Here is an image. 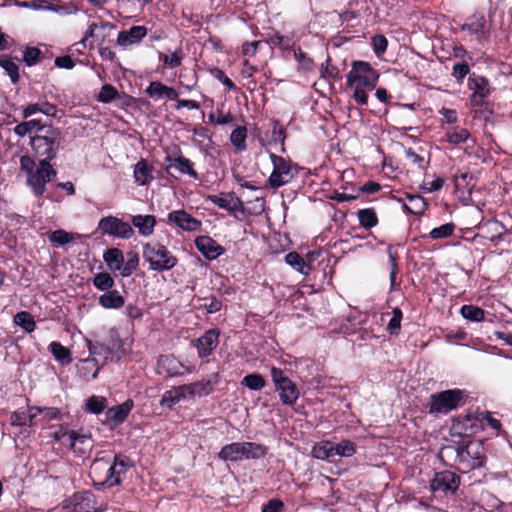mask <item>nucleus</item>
Masks as SVG:
<instances>
[{"instance_id":"nucleus-1","label":"nucleus","mask_w":512,"mask_h":512,"mask_svg":"<svg viewBox=\"0 0 512 512\" xmlns=\"http://www.w3.org/2000/svg\"><path fill=\"white\" fill-rule=\"evenodd\" d=\"M20 169L26 174V184L36 197L46 191V184L56 177L57 171L47 161H36L27 155L20 158Z\"/></svg>"},{"instance_id":"nucleus-2","label":"nucleus","mask_w":512,"mask_h":512,"mask_svg":"<svg viewBox=\"0 0 512 512\" xmlns=\"http://www.w3.org/2000/svg\"><path fill=\"white\" fill-rule=\"evenodd\" d=\"M61 141L59 129L49 125L42 134L34 135L30 140L31 148L39 161L50 163L58 152Z\"/></svg>"},{"instance_id":"nucleus-3","label":"nucleus","mask_w":512,"mask_h":512,"mask_svg":"<svg viewBox=\"0 0 512 512\" xmlns=\"http://www.w3.org/2000/svg\"><path fill=\"white\" fill-rule=\"evenodd\" d=\"M143 258L153 271H168L174 268L178 259L168 248L159 242H148L143 245Z\"/></svg>"},{"instance_id":"nucleus-4","label":"nucleus","mask_w":512,"mask_h":512,"mask_svg":"<svg viewBox=\"0 0 512 512\" xmlns=\"http://www.w3.org/2000/svg\"><path fill=\"white\" fill-rule=\"evenodd\" d=\"M89 474L95 485L113 487L121 483L122 470H115V465L105 457L92 462Z\"/></svg>"},{"instance_id":"nucleus-5","label":"nucleus","mask_w":512,"mask_h":512,"mask_svg":"<svg viewBox=\"0 0 512 512\" xmlns=\"http://www.w3.org/2000/svg\"><path fill=\"white\" fill-rule=\"evenodd\" d=\"M379 74L365 61H353L352 70L347 74V86L350 88L366 87L374 89Z\"/></svg>"},{"instance_id":"nucleus-6","label":"nucleus","mask_w":512,"mask_h":512,"mask_svg":"<svg viewBox=\"0 0 512 512\" xmlns=\"http://www.w3.org/2000/svg\"><path fill=\"white\" fill-rule=\"evenodd\" d=\"M270 373L275 389L279 392L281 402L284 405L293 406L299 398V390L296 384L280 368L272 367Z\"/></svg>"},{"instance_id":"nucleus-7","label":"nucleus","mask_w":512,"mask_h":512,"mask_svg":"<svg viewBox=\"0 0 512 512\" xmlns=\"http://www.w3.org/2000/svg\"><path fill=\"white\" fill-rule=\"evenodd\" d=\"M464 393L459 389L446 390L430 396V413H448L460 406Z\"/></svg>"},{"instance_id":"nucleus-8","label":"nucleus","mask_w":512,"mask_h":512,"mask_svg":"<svg viewBox=\"0 0 512 512\" xmlns=\"http://www.w3.org/2000/svg\"><path fill=\"white\" fill-rule=\"evenodd\" d=\"M482 443L479 441H470L467 444L447 445L442 448L441 453H455L460 462L473 460V467L483 464Z\"/></svg>"},{"instance_id":"nucleus-9","label":"nucleus","mask_w":512,"mask_h":512,"mask_svg":"<svg viewBox=\"0 0 512 512\" xmlns=\"http://www.w3.org/2000/svg\"><path fill=\"white\" fill-rule=\"evenodd\" d=\"M98 229L105 235L120 239H130L135 233L128 222L112 215L101 218Z\"/></svg>"},{"instance_id":"nucleus-10","label":"nucleus","mask_w":512,"mask_h":512,"mask_svg":"<svg viewBox=\"0 0 512 512\" xmlns=\"http://www.w3.org/2000/svg\"><path fill=\"white\" fill-rule=\"evenodd\" d=\"M271 161L273 164V171L268 179L269 185L277 189L287 183L293 178L291 165L283 157L271 154Z\"/></svg>"},{"instance_id":"nucleus-11","label":"nucleus","mask_w":512,"mask_h":512,"mask_svg":"<svg viewBox=\"0 0 512 512\" xmlns=\"http://www.w3.org/2000/svg\"><path fill=\"white\" fill-rule=\"evenodd\" d=\"M165 170L174 178L184 174L196 180L199 178L198 173L194 169L193 162L182 155H167L165 157Z\"/></svg>"},{"instance_id":"nucleus-12","label":"nucleus","mask_w":512,"mask_h":512,"mask_svg":"<svg viewBox=\"0 0 512 512\" xmlns=\"http://www.w3.org/2000/svg\"><path fill=\"white\" fill-rule=\"evenodd\" d=\"M468 87L472 90L470 101L473 106L481 107L484 100L490 96L493 88L490 82L483 76L472 75L468 78Z\"/></svg>"},{"instance_id":"nucleus-13","label":"nucleus","mask_w":512,"mask_h":512,"mask_svg":"<svg viewBox=\"0 0 512 512\" xmlns=\"http://www.w3.org/2000/svg\"><path fill=\"white\" fill-rule=\"evenodd\" d=\"M460 484V477L452 471H441L435 474L431 480L430 488L433 491L454 493Z\"/></svg>"},{"instance_id":"nucleus-14","label":"nucleus","mask_w":512,"mask_h":512,"mask_svg":"<svg viewBox=\"0 0 512 512\" xmlns=\"http://www.w3.org/2000/svg\"><path fill=\"white\" fill-rule=\"evenodd\" d=\"M220 331L219 329H210L206 331L201 337L194 341V346L197 349L200 358H206L212 354L219 344Z\"/></svg>"},{"instance_id":"nucleus-15","label":"nucleus","mask_w":512,"mask_h":512,"mask_svg":"<svg viewBox=\"0 0 512 512\" xmlns=\"http://www.w3.org/2000/svg\"><path fill=\"white\" fill-rule=\"evenodd\" d=\"M185 368L184 364L173 355H160L157 360V373L174 377L182 375V370Z\"/></svg>"},{"instance_id":"nucleus-16","label":"nucleus","mask_w":512,"mask_h":512,"mask_svg":"<svg viewBox=\"0 0 512 512\" xmlns=\"http://www.w3.org/2000/svg\"><path fill=\"white\" fill-rule=\"evenodd\" d=\"M207 200L230 213L243 211L244 209L242 201L234 193L209 195L207 196Z\"/></svg>"},{"instance_id":"nucleus-17","label":"nucleus","mask_w":512,"mask_h":512,"mask_svg":"<svg viewBox=\"0 0 512 512\" xmlns=\"http://www.w3.org/2000/svg\"><path fill=\"white\" fill-rule=\"evenodd\" d=\"M168 222L186 231H196L201 227V221L192 217L185 210L170 212Z\"/></svg>"},{"instance_id":"nucleus-18","label":"nucleus","mask_w":512,"mask_h":512,"mask_svg":"<svg viewBox=\"0 0 512 512\" xmlns=\"http://www.w3.org/2000/svg\"><path fill=\"white\" fill-rule=\"evenodd\" d=\"M195 246L207 259H216L225 252V249L209 236H198Z\"/></svg>"},{"instance_id":"nucleus-19","label":"nucleus","mask_w":512,"mask_h":512,"mask_svg":"<svg viewBox=\"0 0 512 512\" xmlns=\"http://www.w3.org/2000/svg\"><path fill=\"white\" fill-rule=\"evenodd\" d=\"M145 26H132L129 30L121 31L117 37V44L122 47L139 43L146 35Z\"/></svg>"},{"instance_id":"nucleus-20","label":"nucleus","mask_w":512,"mask_h":512,"mask_svg":"<svg viewBox=\"0 0 512 512\" xmlns=\"http://www.w3.org/2000/svg\"><path fill=\"white\" fill-rule=\"evenodd\" d=\"M69 447L76 453L85 455L90 452L93 447V440L89 435L79 434L74 430H71L69 436Z\"/></svg>"},{"instance_id":"nucleus-21","label":"nucleus","mask_w":512,"mask_h":512,"mask_svg":"<svg viewBox=\"0 0 512 512\" xmlns=\"http://www.w3.org/2000/svg\"><path fill=\"white\" fill-rule=\"evenodd\" d=\"M10 423L14 426H33L38 423L34 407L19 409L10 416Z\"/></svg>"},{"instance_id":"nucleus-22","label":"nucleus","mask_w":512,"mask_h":512,"mask_svg":"<svg viewBox=\"0 0 512 512\" xmlns=\"http://www.w3.org/2000/svg\"><path fill=\"white\" fill-rule=\"evenodd\" d=\"M462 30H467L471 34L482 36L487 32L486 19L484 14L475 13L470 16L467 21L461 26Z\"/></svg>"},{"instance_id":"nucleus-23","label":"nucleus","mask_w":512,"mask_h":512,"mask_svg":"<svg viewBox=\"0 0 512 512\" xmlns=\"http://www.w3.org/2000/svg\"><path fill=\"white\" fill-rule=\"evenodd\" d=\"M132 407L133 402L127 400L120 405L109 408L106 412V418L114 424H120L128 417Z\"/></svg>"},{"instance_id":"nucleus-24","label":"nucleus","mask_w":512,"mask_h":512,"mask_svg":"<svg viewBox=\"0 0 512 512\" xmlns=\"http://www.w3.org/2000/svg\"><path fill=\"white\" fill-rule=\"evenodd\" d=\"M244 447L242 442H233L222 447L218 457L224 461H241L244 459Z\"/></svg>"},{"instance_id":"nucleus-25","label":"nucleus","mask_w":512,"mask_h":512,"mask_svg":"<svg viewBox=\"0 0 512 512\" xmlns=\"http://www.w3.org/2000/svg\"><path fill=\"white\" fill-rule=\"evenodd\" d=\"M131 222L141 235L149 236L154 231L156 218L153 215H135L132 217Z\"/></svg>"},{"instance_id":"nucleus-26","label":"nucleus","mask_w":512,"mask_h":512,"mask_svg":"<svg viewBox=\"0 0 512 512\" xmlns=\"http://www.w3.org/2000/svg\"><path fill=\"white\" fill-rule=\"evenodd\" d=\"M39 112L45 114L46 116L54 117L57 113V108L55 105L48 102L32 103L23 109L22 116L24 119H26Z\"/></svg>"},{"instance_id":"nucleus-27","label":"nucleus","mask_w":512,"mask_h":512,"mask_svg":"<svg viewBox=\"0 0 512 512\" xmlns=\"http://www.w3.org/2000/svg\"><path fill=\"white\" fill-rule=\"evenodd\" d=\"M99 304L106 309H119L124 306V297L117 290H109L99 297Z\"/></svg>"},{"instance_id":"nucleus-28","label":"nucleus","mask_w":512,"mask_h":512,"mask_svg":"<svg viewBox=\"0 0 512 512\" xmlns=\"http://www.w3.org/2000/svg\"><path fill=\"white\" fill-rule=\"evenodd\" d=\"M94 510L93 495L91 493H77L73 497L72 512H92Z\"/></svg>"},{"instance_id":"nucleus-29","label":"nucleus","mask_w":512,"mask_h":512,"mask_svg":"<svg viewBox=\"0 0 512 512\" xmlns=\"http://www.w3.org/2000/svg\"><path fill=\"white\" fill-rule=\"evenodd\" d=\"M47 127L48 126L41 124L40 120L32 119V120L24 121V122L17 124L14 127V133L19 137H24L34 130L39 132L38 134H42L43 132H45V129Z\"/></svg>"},{"instance_id":"nucleus-30","label":"nucleus","mask_w":512,"mask_h":512,"mask_svg":"<svg viewBox=\"0 0 512 512\" xmlns=\"http://www.w3.org/2000/svg\"><path fill=\"white\" fill-rule=\"evenodd\" d=\"M103 259L112 271H120L121 272V269H123L124 255L120 249H118V248L108 249L104 253Z\"/></svg>"},{"instance_id":"nucleus-31","label":"nucleus","mask_w":512,"mask_h":512,"mask_svg":"<svg viewBox=\"0 0 512 512\" xmlns=\"http://www.w3.org/2000/svg\"><path fill=\"white\" fill-rule=\"evenodd\" d=\"M0 67L4 69V71L9 76L13 84H17L19 82V65L14 61V59L11 56L7 54H1Z\"/></svg>"},{"instance_id":"nucleus-32","label":"nucleus","mask_w":512,"mask_h":512,"mask_svg":"<svg viewBox=\"0 0 512 512\" xmlns=\"http://www.w3.org/2000/svg\"><path fill=\"white\" fill-rule=\"evenodd\" d=\"M134 178L139 185H146L153 179L152 169L145 160H140L134 168Z\"/></svg>"},{"instance_id":"nucleus-33","label":"nucleus","mask_w":512,"mask_h":512,"mask_svg":"<svg viewBox=\"0 0 512 512\" xmlns=\"http://www.w3.org/2000/svg\"><path fill=\"white\" fill-rule=\"evenodd\" d=\"M244 459H259L268 453V448L255 442H242Z\"/></svg>"},{"instance_id":"nucleus-34","label":"nucleus","mask_w":512,"mask_h":512,"mask_svg":"<svg viewBox=\"0 0 512 512\" xmlns=\"http://www.w3.org/2000/svg\"><path fill=\"white\" fill-rule=\"evenodd\" d=\"M312 455L316 459L325 460L335 456L334 444L330 441H321L312 448Z\"/></svg>"},{"instance_id":"nucleus-35","label":"nucleus","mask_w":512,"mask_h":512,"mask_svg":"<svg viewBox=\"0 0 512 512\" xmlns=\"http://www.w3.org/2000/svg\"><path fill=\"white\" fill-rule=\"evenodd\" d=\"M357 216L360 226L364 229H371L378 224V217L373 208L360 209Z\"/></svg>"},{"instance_id":"nucleus-36","label":"nucleus","mask_w":512,"mask_h":512,"mask_svg":"<svg viewBox=\"0 0 512 512\" xmlns=\"http://www.w3.org/2000/svg\"><path fill=\"white\" fill-rule=\"evenodd\" d=\"M49 351L52 353L54 358L62 364H70L72 362L70 350L60 342H52L49 345Z\"/></svg>"},{"instance_id":"nucleus-37","label":"nucleus","mask_w":512,"mask_h":512,"mask_svg":"<svg viewBox=\"0 0 512 512\" xmlns=\"http://www.w3.org/2000/svg\"><path fill=\"white\" fill-rule=\"evenodd\" d=\"M463 318L472 322H481L485 318V311L474 305H463L460 309Z\"/></svg>"},{"instance_id":"nucleus-38","label":"nucleus","mask_w":512,"mask_h":512,"mask_svg":"<svg viewBox=\"0 0 512 512\" xmlns=\"http://www.w3.org/2000/svg\"><path fill=\"white\" fill-rule=\"evenodd\" d=\"M14 323L22 327L27 333H31L36 328V322L33 316L27 311H21L15 314Z\"/></svg>"},{"instance_id":"nucleus-39","label":"nucleus","mask_w":512,"mask_h":512,"mask_svg":"<svg viewBox=\"0 0 512 512\" xmlns=\"http://www.w3.org/2000/svg\"><path fill=\"white\" fill-rule=\"evenodd\" d=\"M410 205H404V208L413 215H420L426 209V202L420 195H407Z\"/></svg>"},{"instance_id":"nucleus-40","label":"nucleus","mask_w":512,"mask_h":512,"mask_svg":"<svg viewBox=\"0 0 512 512\" xmlns=\"http://www.w3.org/2000/svg\"><path fill=\"white\" fill-rule=\"evenodd\" d=\"M241 384L250 390L259 391L265 387L266 381L262 375L258 373H252L246 375L242 379Z\"/></svg>"},{"instance_id":"nucleus-41","label":"nucleus","mask_w":512,"mask_h":512,"mask_svg":"<svg viewBox=\"0 0 512 512\" xmlns=\"http://www.w3.org/2000/svg\"><path fill=\"white\" fill-rule=\"evenodd\" d=\"M99 368L96 358H87L81 361L80 374L84 378L95 379L98 375Z\"/></svg>"},{"instance_id":"nucleus-42","label":"nucleus","mask_w":512,"mask_h":512,"mask_svg":"<svg viewBox=\"0 0 512 512\" xmlns=\"http://www.w3.org/2000/svg\"><path fill=\"white\" fill-rule=\"evenodd\" d=\"M126 261L124 260L123 269H121V275L123 277H129L139 266V256L134 251H129L126 254Z\"/></svg>"},{"instance_id":"nucleus-43","label":"nucleus","mask_w":512,"mask_h":512,"mask_svg":"<svg viewBox=\"0 0 512 512\" xmlns=\"http://www.w3.org/2000/svg\"><path fill=\"white\" fill-rule=\"evenodd\" d=\"M184 54L181 49L172 52L170 55L159 53V59L163 61L164 66L168 68H177L181 65Z\"/></svg>"},{"instance_id":"nucleus-44","label":"nucleus","mask_w":512,"mask_h":512,"mask_svg":"<svg viewBox=\"0 0 512 512\" xmlns=\"http://www.w3.org/2000/svg\"><path fill=\"white\" fill-rule=\"evenodd\" d=\"M38 422L46 423L52 419L59 418L60 410L55 407H34Z\"/></svg>"},{"instance_id":"nucleus-45","label":"nucleus","mask_w":512,"mask_h":512,"mask_svg":"<svg viewBox=\"0 0 512 512\" xmlns=\"http://www.w3.org/2000/svg\"><path fill=\"white\" fill-rule=\"evenodd\" d=\"M246 138L247 129L245 127L240 126L235 128L230 135L231 143L240 151L246 149Z\"/></svg>"},{"instance_id":"nucleus-46","label":"nucleus","mask_w":512,"mask_h":512,"mask_svg":"<svg viewBox=\"0 0 512 512\" xmlns=\"http://www.w3.org/2000/svg\"><path fill=\"white\" fill-rule=\"evenodd\" d=\"M335 455L341 457H351L356 452V444L351 440L345 439L334 444Z\"/></svg>"},{"instance_id":"nucleus-47","label":"nucleus","mask_w":512,"mask_h":512,"mask_svg":"<svg viewBox=\"0 0 512 512\" xmlns=\"http://www.w3.org/2000/svg\"><path fill=\"white\" fill-rule=\"evenodd\" d=\"M114 284V279L109 273H98L93 279V285L101 291L111 290Z\"/></svg>"},{"instance_id":"nucleus-48","label":"nucleus","mask_w":512,"mask_h":512,"mask_svg":"<svg viewBox=\"0 0 512 512\" xmlns=\"http://www.w3.org/2000/svg\"><path fill=\"white\" fill-rule=\"evenodd\" d=\"M107 400L102 396H91L86 400V410L92 414H99L106 408Z\"/></svg>"},{"instance_id":"nucleus-49","label":"nucleus","mask_w":512,"mask_h":512,"mask_svg":"<svg viewBox=\"0 0 512 512\" xmlns=\"http://www.w3.org/2000/svg\"><path fill=\"white\" fill-rule=\"evenodd\" d=\"M446 137H447V141L450 144L458 145V144L466 142L468 140V138L470 137V133L465 128H456L454 131L448 132L446 134Z\"/></svg>"},{"instance_id":"nucleus-50","label":"nucleus","mask_w":512,"mask_h":512,"mask_svg":"<svg viewBox=\"0 0 512 512\" xmlns=\"http://www.w3.org/2000/svg\"><path fill=\"white\" fill-rule=\"evenodd\" d=\"M455 225L453 223H446L439 227L433 228L429 232L431 239H444L451 236L454 232Z\"/></svg>"},{"instance_id":"nucleus-51","label":"nucleus","mask_w":512,"mask_h":512,"mask_svg":"<svg viewBox=\"0 0 512 512\" xmlns=\"http://www.w3.org/2000/svg\"><path fill=\"white\" fill-rule=\"evenodd\" d=\"M183 398V394L179 391V388H173L170 391L164 393L161 399V405L171 408L176 403L180 402Z\"/></svg>"},{"instance_id":"nucleus-52","label":"nucleus","mask_w":512,"mask_h":512,"mask_svg":"<svg viewBox=\"0 0 512 512\" xmlns=\"http://www.w3.org/2000/svg\"><path fill=\"white\" fill-rule=\"evenodd\" d=\"M117 97H118L117 89L110 84H105L101 87L100 92L97 97V100L102 103H109L112 100L116 99Z\"/></svg>"},{"instance_id":"nucleus-53","label":"nucleus","mask_w":512,"mask_h":512,"mask_svg":"<svg viewBox=\"0 0 512 512\" xmlns=\"http://www.w3.org/2000/svg\"><path fill=\"white\" fill-rule=\"evenodd\" d=\"M387 254H388V257L390 260V266H391L390 285H391V288H393L395 286L396 275L398 273V265H397L398 254H397V251L392 246H389L387 248Z\"/></svg>"},{"instance_id":"nucleus-54","label":"nucleus","mask_w":512,"mask_h":512,"mask_svg":"<svg viewBox=\"0 0 512 512\" xmlns=\"http://www.w3.org/2000/svg\"><path fill=\"white\" fill-rule=\"evenodd\" d=\"M42 52L37 47H27L23 53V61L27 66H33L40 62Z\"/></svg>"},{"instance_id":"nucleus-55","label":"nucleus","mask_w":512,"mask_h":512,"mask_svg":"<svg viewBox=\"0 0 512 512\" xmlns=\"http://www.w3.org/2000/svg\"><path fill=\"white\" fill-rule=\"evenodd\" d=\"M402 316V311L399 308L393 309V316L387 325V331L391 335H398L401 327Z\"/></svg>"},{"instance_id":"nucleus-56","label":"nucleus","mask_w":512,"mask_h":512,"mask_svg":"<svg viewBox=\"0 0 512 512\" xmlns=\"http://www.w3.org/2000/svg\"><path fill=\"white\" fill-rule=\"evenodd\" d=\"M188 389H192V393H194V396H202V395H208L212 392V384L211 380H202L192 383V387H189Z\"/></svg>"},{"instance_id":"nucleus-57","label":"nucleus","mask_w":512,"mask_h":512,"mask_svg":"<svg viewBox=\"0 0 512 512\" xmlns=\"http://www.w3.org/2000/svg\"><path fill=\"white\" fill-rule=\"evenodd\" d=\"M286 263L296 271L304 273L306 266L304 259L297 252H290L285 257Z\"/></svg>"},{"instance_id":"nucleus-58","label":"nucleus","mask_w":512,"mask_h":512,"mask_svg":"<svg viewBox=\"0 0 512 512\" xmlns=\"http://www.w3.org/2000/svg\"><path fill=\"white\" fill-rule=\"evenodd\" d=\"M165 86L163 83L159 81H153L146 88L145 93L154 99L164 98V89Z\"/></svg>"},{"instance_id":"nucleus-59","label":"nucleus","mask_w":512,"mask_h":512,"mask_svg":"<svg viewBox=\"0 0 512 512\" xmlns=\"http://www.w3.org/2000/svg\"><path fill=\"white\" fill-rule=\"evenodd\" d=\"M470 72L469 65L466 62L455 63L452 67V76L461 82Z\"/></svg>"},{"instance_id":"nucleus-60","label":"nucleus","mask_w":512,"mask_h":512,"mask_svg":"<svg viewBox=\"0 0 512 512\" xmlns=\"http://www.w3.org/2000/svg\"><path fill=\"white\" fill-rule=\"evenodd\" d=\"M338 74V68L332 64L331 58L328 57L325 64L322 65L321 76L327 79H336Z\"/></svg>"},{"instance_id":"nucleus-61","label":"nucleus","mask_w":512,"mask_h":512,"mask_svg":"<svg viewBox=\"0 0 512 512\" xmlns=\"http://www.w3.org/2000/svg\"><path fill=\"white\" fill-rule=\"evenodd\" d=\"M211 74L219 80L224 86H226L229 90H234L236 88V85L234 82L226 76V74L219 68H214L211 71Z\"/></svg>"},{"instance_id":"nucleus-62","label":"nucleus","mask_w":512,"mask_h":512,"mask_svg":"<svg viewBox=\"0 0 512 512\" xmlns=\"http://www.w3.org/2000/svg\"><path fill=\"white\" fill-rule=\"evenodd\" d=\"M294 57L298 61L299 65L305 69L310 70L313 66V60L309 58L305 52H303L301 49L294 51Z\"/></svg>"},{"instance_id":"nucleus-63","label":"nucleus","mask_w":512,"mask_h":512,"mask_svg":"<svg viewBox=\"0 0 512 512\" xmlns=\"http://www.w3.org/2000/svg\"><path fill=\"white\" fill-rule=\"evenodd\" d=\"M372 45H373L374 52L377 55H380L386 51L388 42H387V39L385 38V36L375 35L372 38Z\"/></svg>"},{"instance_id":"nucleus-64","label":"nucleus","mask_w":512,"mask_h":512,"mask_svg":"<svg viewBox=\"0 0 512 512\" xmlns=\"http://www.w3.org/2000/svg\"><path fill=\"white\" fill-rule=\"evenodd\" d=\"M283 507L284 503L280 499L273 498L262 506V512H281Z\"/></svg>"}]
</instances>
